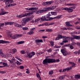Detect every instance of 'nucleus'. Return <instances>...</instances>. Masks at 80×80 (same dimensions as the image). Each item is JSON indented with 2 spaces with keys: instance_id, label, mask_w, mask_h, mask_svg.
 <instances>
[{
  "instance_id": "nucleus-1",
  "label": "nucleus",
  "mask_w": 80,
  "mask_h": 80,
  "mask_svg": "<svg viewBox=\"0 0 80 80\" xmlns=\"http://www.w3.org/2000/svg\"><path fill=\"white\" fill-rule=\"evenodd\" d=\"M50 12L48 13V14H47L46 16H44L43 17H42L41 18H40L42 22H43V21H49L50 20H53V19H55L56 18L57 19L58 18H60L62 17L61 15L58 16L56 17H54L53 18L50 17L51 16L50 14Z\"/></svg>"
},
{
  "instance_id": "nucleus-2",
  "label": "nucleus",
  "mask_w": 80,
  "mask_h": 80,
  "mask_svg": "<svg viewBox=\"0 0 80 80\" xmlns=\"http://www.w3.org/2000/svg\"><path fill=\"white\" fill-rule=\"evenodd\" d=\"M68 38H70L69 37H67L66 36H62L61 35H60L58 36V37L56 38L55 40H59L60 38H62L63 41H62L63 43H67L68 42V40L67 39H68Z\"/></svg>"
},
{
  "instance_id": "nucleus-3",
  "label": "nucleus",
  "mask_w": 80,
  "mask_h": 80,
  "mask_svg": "<svg viewBox=\"0 0 80 80\" xmlns=\"http://www.w3.org/2000/svg\"><path fill=\"white\" fill-rule=\"evenodd\" d=\"M53 59H45L43 60L42 63L44 65H47L48 63H51L54 62Z\"/></svg>"
},
{
  "instance_id": "nucleus-4",
  "label": "nucleus",
  "mask_w": 80,
  "mask_h": 80,
  "mask_svg": "<svg viewBox=\"0 0 80 80\" xmlns=\"http://www.w3.org/2000/svg\"><path fill=\"white\" fill-rule=\"evenodd\" d=\"M75 6L70 7L68 8H62V10L68 11V13H71V12H73V9H75Z\"/></svg>"
},
{
  "instance_id": "nucleus-5",
  "label": "nucleus",
  "mask_w": 80,
  "mask_h": 80,
  "mask_svg": "<svg viewBox=\"0 0 80 80\" xmlns=\"http://www.w3.org/2000/svg\"><path fill=\"white\" fill-rule=\"evenodd\" d=\"M27 53V57H28L30 58H32L33 57V56L35 55V52H32L31 53H29L28 54V52H27L26 51Z\"/></svg>"
},
{
  "instance_id": "nucleus-6",
  "label": "nucleus",
  "mask_w": 80,
  "mask_h": 80,
  "mask_svg": "<svg viewBox=\"0 0 80 80\" xmlns=\"http://www.w3.org/2000/svg\"><path fill=\"white\" fill-rule=\"evenodd\" d=\"M53 1H51L49 2H43L42 3V5H51L53 3Z\"/></svg>"
},
{
  "instance_id": "nucleus-7",
  "label": "nucleus",
  "mask_w": 80,
  "mask_h": 80,
  "mask_svg": "<svg viewBox=\"0 0 80 80\" xmlns=\"http://www.w3.org/2000/svg\"><path fill=\"white\" fill-rule=\"evenodd\" d=\"M61 52L64 56H66L67 55H68V54H69V53L67 52L64 49H61Z\"/></svg>"
},
{
  "instance_id": "nucleus-8",
  "label": "nucleus",
  "mask_w": 80,
  "mask_h": 80,
  "mask_svg": "<svg viewBox=\"0 0 80 80\" xmlns=\"http://www.w3.org/2000/svg\"><path fill=\"white\" fill-rule=\"evenodd\" d=\"M22 21L21 22V25L22 26H24V25H25L26 23H27V22L25 21V18H24L22 19Z\"/></svg>"
},
{
  "instance_id": "nucleus-9",
  "label": "nucleus",
  "mask_w": 80,
  "mask_h": 80,
  "mask_svg": "<svg viewBox=\"0 0 80 80\" xmlns=\"http://www.w3.org/2000/svg\"><path fill=\"white\" fill-rule=\"evenodd\" d=\"M0 55L2 57H7L6 55H4V54L3 53V52H2V50H0Z\"/></svg>"
},
{
  "instance_id": "nucleus-10",
  "label": "nucleus",
  "mask_w": 80,
  "mask_h": 80,
  "mask_svg": "<svg viewBox=\"0 0 80 80\" xmlns=\"http://www.w3.org/2000/svg\"><path fill=\"white\" fill-rule=\"evenodd\" d=\"M51 13L53 17H56V16L57 15V12H51Z\"/></svg>"
},
{
  "instance_id": "nucleus-11",
  "label": "nucleus",
  "mask_w": 80,
  "mask_h": 80,
  "mask_svg": "<svg viewBox=\"0 0 80 80\" xmlns=\"http://www.w3.org/2000/svg\"><path fill=\"white\" fill-rule=\"evenodd\" d=\"M7 35L9 37H11L12 35V33L11 32H10V31H8L7 32Z\"/></svg>"
},
{
  "instance_id": "nucleus-12",
  "label": "nucleus",
  "mask_w": 80,
  "mask_h": 80,
  "mask_svg": "<svg viewBox=\"0 0 80 80\" xmlns=\"http://www.w3.org/2000/svg\"><path fill=\"white\" fill-rule=\"evenodd\" d=\"M0 43H9V41H5L2 40H0Z\"/></svg>"
},
{
  "instance_id": "nucleus-13",
  "label": "nucleus",
  "mask_w": 80,
  "mask_h": 80,
  "mask_svg": "<svg viewBox=\"0 0 80 80\" xmlns=\"http://www.w3.org/2000/svg\"><path fill=\"white\" fill-rule=\"evenodd\" d=\"M73 37L74 39H76L77 40L80 39V37L79 36H73Z\"/></svg>"
},
{
  "instance_id": "nucleus-14",
  "label": "nucleus",
  "mask_w": 80,
  "mask_h": 80,
  "mask_svg": "<svg viewBox=\"0 0 80 80\" xmlns=\"http://www.w3.org/2000/svg\"><path fill=\"white\" fill-rule=\"evenodd\" d=\"M38 8H29L28 9V10L30 11H33V10H37Z\"/></svg>"
},
{
  "instance_id": "nucleus-15",
  "label": "nucleus",
  "mask_w": 80,
  "mask_h": 80,
  "mask_svg": "<svg viewBox=\"0 0 80 80\" xmlns=\"http://www.w3.org/2000/svg\"><path fill=\"white\" fill-rule=\"evenodd\" d=\"M4 23H5V25H11L13 23V22H5Z\"/></svg>"
},
{
  "instance_id": "nucleus-16",
  "label": "nucleus",
  "mask_w": 80,
  "mask_h": 80,
  "mask_svg": "<svg viewBox=\"0 0 80 80\" xmlns=\"http://www.w3.org/2000/svg\"><path fill=\"white\" fill-rule=\"evenodd\" d=\"M15 25L16 27H18L19 28H22V26L20 24H19L17 23H15Z\"/></svg>"
},
{
  "instance_id": "nucleus-17",
  "label": "nucleus",
  "mask_w": 80,
  "mask_h": 80,
  "mask_svg": "<svg viewBox=\"0 0 80 80\" xmlns=\"http://www.w3.org/2000/svg\"><path fill=\"white\" fill-rule=\"evenodd\" d=\"M43 13V10H40L37 11L36 13L37 14H40Z\"/></svg>"
},
{
  "instance_id": "nucleus-18",
  "label": "nucleus",
  "mask_w": 80,
  "mask_h": 80,
  "mask_svg": "<svg viewBox=\"0 0 80 80\" xmlns=\"http://www.w3.org/2000/svg\"><path fill=\"white\" fill-rule=\"evenodd\" d=\"M71 70V68H68L64 69H63L62 70V72H66L67 70V71H68V70Z\"/></svg>"
},
{
  "instance_id": "nucleus-19",
  "label": "nucleus",
  "mask_w": 80,
  "mask_h": 80,
  "mask_svg": "<svg viewBox=\"0 0 80 80\" xmlns=\"http://www.w3.org/2000/svg\"><path fill=\"white\" fill-rule=\"evenodd\" d=\"M56 8V6H53L52 7H49V9L50 10H54V9H55Z\"/></svg>"
},
{
  "instance_id": "nucleus-20",
  "label": "nucleus",
  "mask_w": 80,
  "mask_h": 80,
  "mask_svg": "<svg viewBox=\"0 0 80 80\" xmlns=\"http://www.w3.org/2000/svg\"><path fill=\"white\" fill-rule=\"evenodd\" d=\"M32 18H28L26 19V18H25V21H26V22H30L32 20Z\"/></svg>"
},
{
  "instance_id": "nucleus-21",
  "label": "nucleus",
  "mask_w": 80,
  "mask_h": 80,
  "mask_svg": "<svg viewBox=\"0 0 80 80\" xmlns=\"http://www.w3.org/2000/svg\"><path fill=\"white\" fill-rule=\"evenodd\" d=\"M65 75L60 76L59 77V79H60V80H63V79L65 78Z\"/></svg>"
},
{
  "instance_id": "nucleus-22",
  "label": "nucleus",
  "mask_w": 80,
  "mask_h": 80,
  "mask_svg": "<svg viewBox=\"0 0 80 80\" xmlns=\"http://www.w3.org/2000/svg\"><path fill=\"white\" fill-rule=\"evenodd\" d=\"M74 78L76 79L80 78V75H75Z\"/></svg>"
},
{
  "instance_id": "nucleus-23",
  "label": "nucleus",
  "mask_w": 80,
  "mask_h": 80,
  "mask_svg": "<svg viewBox=\"0 0 80 80\" xmlns=\"http://www.w3.org/2000/svg\"><path fill=\"white\" fill-rule=\"evenodd\" d=\"M65 24L66 25V27H70V23L69 22H65Z\"/></svg>"
},
{
  "instance_id": "nucleus-24",
  "label": "nucleus",
  "mask_w": 80,
  "mask_h": 80,
  "mask_svg": "<svg viewBox=\"0 0 80 80\" xmlns=\"http://www.w3.org/2000/svg\"><path fill=\"white\" fill-rule=\"evenodd\" d=\"M2 65H3V67H4L5 66H7V67H9L8 65L7 64V63H5V62H2Z\"/></svg>"
},
{
  "instance_id": "nucleus-25",
  "label": "nucleus",
  "mask_w": 80,
  "mask_h": 80,
  "mask_svg": "<svg viewBox=\"0 0 80 80\" xmlns=\"http://www.w3.org/2000/svg\"><path fill=\"white\" fill-rule=\"evenodd\" d=\"M11 38H13V39H16L17 38V35H14L13 36H12L11 37Z\"/></svg>"
},
{
  "instance_id": "nucleus-26",
  "label": "nucleus",
  "mask_w": 80,
  "mask_h": 80,
  "mask_svg": "<svg viewBox=\"0 0 80 80\" xmlns=\"http://www.w3.org/2000/svg\"><path fill=\"white\" fill-rule=\"evenodd\" d=\"M33 33H34L33 31H31V30L29 32H28V35H32V34H33Z\"/></svg>"
},
{
  "instance_id": "nucleus-27",
  "label": "nucleus",
  "mask_w": 80,
  "mask_h": 80,
  "mask_svg": "<svg viewBox=\"0 0 80 80\" xmlns=\"http://www.w3.org/2000/svg\"><path fill=\"white\" fill-rule=\"evenodd\" d=\"M7 13H8V12H0V15H5V14H6Z\"/></svg>"
},
{
  "instance_id": "nucleus-28",
  "label": "nucleus",
  "mask_w": 80,
  "mask_h": 80,
  "mask_svg": "<svg viewBox=\"0 0 80 80\" xmlns=\"http://www.w3.org/2000/svg\"><path fill=\"white\" fill-rule=\"evenodd\" d=\"M46 32H52L53 30L52 29H47L46 30Z\"/></svg>"
},
{
  "instance_id": "nucleus-29",
  "label": "nucleus",
  "mask_w": 80,
  "mask_h": 80,
  "mask_svg": "<svg viewBox=\"0 0 80 80\" xmlns=\"http://www.w3.org/2000/svg\"><path fill=\"white\" fill-rule=\"evenodd\" d=\"M67 5H68V6H75L76 5V4H74L73 3H69L67 4Z\"/></svg>"
},
{
  "instance_id": "nucleus-30",
  "label": "nucleus",
  "mask_w": 80,
  "mask_h": 80,
  "mask_svg": "<svg viewBox=\"0 0 80 80\" xmlns=\"http://www.w3.org/2000/svg\"><path fill=\"white\" fill-rule=\"evenodd\" d=\"M42 10L43 12H47L49 11V10H50V9H49V8H48L46 9Z\"/></svg>"
},
{
  "instance_id": "nucleus-31",
  "label": "nucleus",
  "mask_w": 80,
  "mask_h": 80,
  "mask_svg": "<svg viewBox=\"0 0 80 80\" xmlns=\"http://www.w3.org/2000/svg\"><path fill=\"white\" fill-rule=\"evenodd\" d=\"M49 42L51 46H52V47H53V45H54V42H53L52 41H50Z\"/></svg>"
},
{
  "instance_id": "nucleus-32",
  "label": "nucleus",
  "mask_w": 80,
  "mask_h": 80,
  "mask_svg": "<svg viewBox=\"0 0 80 80\" xmlns=\"http://www.w3.org/2000/svg\"><path fill=\"white\" fill-rule=\"evenodd\" d=\"M24 41H20L18 42L17 43L18 45H19L20 44H22V43H24Z\"/></svg>"
},
{
  "instance_id": "nucleus-33",
  "label": "nucleus",
  "mask_w": 80,
  "mask_h": 80,
  "mask_svg": "<svg viewBox=\"0 0 80 80\" xmlns=\"http://www.w3.org/2000/svg\"><path fill=\"white\" fill-rule=\"evenodd\" d=\"M54 60V62L53 63L55 62H60V60L59 59H57L56 60L55 59H53Z\"/></svg>"
},
{
  "instance_id": "nucleus-34",
  "label": "nucleus",
  "mask_w": 80,
  "mask_h": 80,
  "mask_svg": "<svg viewBox=\"0 0 80 80\" xmlns=\"http://www.w3.org/2000/svg\"><path fill=\"white\" fill-rule=\"evenodd\" d=\"M4 2H5L6 5H7L8 4V3H9V1L8 0H4Z\"/></svg>"
},
{
  "instance_id": "nucleus-35",
  "label": "nucleus",
  "mask_w": 80,
  "mask_h": 80,
  "mask_svg": "<svg viewBox=\"0 0 80 80\" xmlns=\"http://www.w3.org/2000/svg\"><path fill=\"white\" fill-rule=\"evenodd\" d=\"M75 65H76V64L73 62L72 64V66L69 68H71V69H72V67H74Z\"/></svg>"
},
{
  "instance_id": "nucleus-36",
  "label": "nucleus",
  "mask_w": 80,
  "mask_h": 80,
  "mask_svg": "<svg viewBox=\"0 0 80 80\" xmlns=\"http://www.w3.org/2000/svg\"><path fill=\"white\" fill-rule=\"evenodd\" d=\"M28 29V27H23L22 28V29L23 30H27Z\"/></svg>"
},
{
  "instance_id": "nucleus-37",
  "label": "nucleus",
  "mask_w": 80,
  "mask_h": 80,
  "mask_svg": "<svg viewBox=\"0 0 80 80\" xmlns=\"http://www.w3.org/2000/svg\"><path fill=\"white\" fill-rule=\"evenodd\" d=\"M21 53L22 54H25V53H26V52L22 50L21 51Z\"/></svg>"
},
{
  "instance_id": "nucleus-38",
  "label": "nucleus",
  "mask_w": 80,
  "mask_h": 80,
  "mask_svg": "<svg viewBox=\"0 0 80 80\" xmlns=\"http://www.w3.org/2000/svg\"><path fill=\"white\" fill-rule=\"evenodd\" d=\"M69 47L70 48V49H71V50H73V48H74V47H73V46L72 45H69Z\"/></svg>"
},
{
  "instance_id": "nucleus-39",
  "label": "nucleus",
  "mask_w": 80,
  "mask_h": 80,
  "mask_svg": "<svg viewBox=\"0 0 80 80\" xmlns=\"http://www.w3.org/2000/svg\"><path fill=\"white\" fill-rule=\"evenodd\" d=\"M53 73V71H50L49 72V75H52Z\"/></svg>"
},
{
  "instance_id": "nucleus-40",
  "label": "nucleus",
  "mask_w": 80,
  "mask_h": 80,
  "mask_svg": "<svg viewBox=\"0 0 80 80\" xmlns=\"http://www.w3.org/2000/svg\"><path fill=\"white\" fill-rule=\"evenodd\" d=\"M9 1V3H14V2L13 0H8Z\"/></svg>"
},
{
  "instance_id": "nucleus-41",
  "label": "nucleus",
  "mask_w": 80,
  "mask_h": 80,
  "mask_svg": "<svg viewBox=\"0 0 80 80\" xmlns=\"http://www.w3.org/2000/svg\"><path fill=\"white\" fill-rule=\"evenodd\" d=\"M16 63H17V65H20L21 64H22V63L21 62H20L18 61H17Z\"/></svg>"
},
{
  "instance_id": "nucleus-42",
  "label": "nucleus",
  "mask_w": 80,
  "mask_h": 80,
  "mask_svg": "<svg viewBox=\"0 0 80 80\" xmlns=\"http://www.w3.org/2000/svg\"><path fill=\"white\" fill-rule=\"evenodd\" d=\"M70 37V38H69V40H74V38H73H73H71L70 37Z\"/></svg>"
},
{
  "instance_id": "nucleus-43",
  "label": "nucleus",
  "mask_w": 80,
  "mask_h": 80,
  "mask_svg": "<svg viewBox=\"0 0 80 80\" xmlns=\"http://www.w3.org/2000/svg\"><path fill=\"white\" fill-rule=\"evenodd\" d=\"M16 17H18V18H22V14H21L19 15H17Z\"/></svg>"
},
{
  "instance_id": "nucleus-44",
  "label": "nucleus",
  "mask_w": 80,
  "mask_h": 80,
  "mask_svg": "<svg viewBox=\"0 0 80 80\" xmlns=\"http://www.w3.org/2000/svg\"><path fill=\"white\" fill-rule=\"evenodd\" d=\"M4 25H5V23H2L1 24H0V28H1V27H2Z\"/></svg>"
},
{
  "instance_id": "nucleus-45",
  "label": "nucleus",
  "mask_w": 80,
  "mask_h": 80,
  "mask_svg": "<svg viewBox=\"0 0 80 80\" xmlns=\"http://www.w3.org/2000/svg\"><path fill=\"white\" fill-rule=\"evenodd\" d=\"M26 70H27V71H26V73H28V74L30 73V72H29V69H27Z\"/></svg>"
},
{
  "instance_id": "nucleus-46",
  "label": "nucleus",
  "mask_w": 80,
  "mask_h": 80,
  "mask_svg": "<svg viewBox=\"0 0 80 80\" xmlns=\"http://www.w3.org/2000/svg\"><path fill=\"white\" fill-rule=\"evenodd\" d=\"M67 29L68 30H73V28H67Z\"/></svg>"
},
{
  "instance_id": "nucleus-47",
  "label": "nucleus",
  "mask_w": 80,
  "mask_h": 80,
  "mask_svg": "<svg viewBox=\"0 0 80 80\" xmlns=\"http://www.w3.org/2000/svg\"><path fill=\"white\" fill-rule=\"evenodd\" d=\"M35 42L36 44H38V43H39V41L38 39L36 40H35Z\"/></svg>"
},
{
  "instance_id": "nucleus-48",
  "label": "nucleus",
  "mask_w": 80,
  "mask_h": 80,
  "mask_svg": "<svg viewBox=\"0 0 80 80\" xmlns=\"http://www.w3.org/2000/svg\"><path fill=\"white\" fill-rule=\"evenodd\" d=\"M16 35L17 36V37H21L22 36V34H17Z\"/></svg>"
},
{
  "instance_id": "nucleus-49",
  "label": "nucleus",
  "mask_w": 80,
  "mask_h": 80,
  "mask_svg": "<svg viewBox=\"0 0 80 80\" xmlns=\"http://www.w3.org/2000/svg\"><path fill=\"white\" fill-rule=\"evenodd\" d=\"M36 76L38 78H40V75L38 73H37Z\"/></svg>"
},
{
  "instance_id": "nucleus-50",
  "label": "nucleus",
  "mask_w": 80,
  "mask_h": 80,
  "mask_svg": "<svg viewBox=\"0 0 80 80\" xmlns=\"http://www.w3.org/2000/svg\"><path fill=\"white\" fill-rule=\"evenodd\" d=\"M61 30H67V29L66 28H61Z\"/></svg>"
},
{
  "instance_id": "nucleus-51",
  "label": "nucleus",
  "mask_w": 80,
  "mask_h": 80,
  "mask_svg": "<svg viewBox=\"0 0 80 80\" xmlns=\"http://www.w3.org/2000/svg\"><path fill=\"white\" fill-rule=\"evenodd\" d=\"M12 52H14V53H15L17 52V49H14L12 50Z\"/></svg>"
},
{
  "instance_id": "nucleus-52",
  "label": "nucleus",
  "mask_w": 80,
  "mask_h": 80,
  "mask_svg": "<svg viewBox=\"0 0 80 80\" xmlns=\"http://www.w3.org/2000/svg\"><path fill=\"white\" fill-rule=\"evenodd\" d=\"M17 5V4L14 3L11 4L10 5H11V6H12V7H13V6H15V5Z\"/></svg>"
},
{
  "instance_id": "nucleus-53",
  "label": "nucleus",
  "mask_w": 80,
  "mask_h": 80,
  "mask_svg": "<svg viewBox=\"0 0 80 80\" xmlns=\"http://www.w3.org/2000/svg\"><path fill=\"white\" fill-rule=\"evenodd\" d=\"M76 28L78 30H80V27L79 26H76Z\"/></svg>"
},
{
  "instance_id": "nucleus-54",
  "label": "nucleus",
  "mask_w": 80,
  "mask_h": 80,
  "mask_svg": "<svg viewBox=\"0 0 80 80\" xmlns=\"http://www.w3.org/2000/svg\"><path fill=\"white\" fill-rule=\"evenodd\" d=\"M70 45V44H65L64 45L63 47H69Z\"/></svg>"
},
{
  "instance_id": "nucleus-55",
  "label": "nucleus",
  "mask_w": 80,
  "mask_h": 80,
  "mask_svg": "<svg viewBox=\"0 0 80 80\" xmlns=\"http://www.w3.org/2000/svg\"><path fill=\"white\" fill-rule=\"evenodd\" d=\"M20 69H22V70L24 68V67L23 66H21L20 67Z\"/></svg>"
},
{
  "instance_id": "nucleus-56",
  "label": "nucleus",
  "mask_w": 80,
  "mask_h": 80,
  "mask_svg": "<svg viewBox=\"0 0 80 80\" xmlns=\"http://www.w3.org/2000/svg\"><path fill=\"white\" fill-rule=\"evenodd\" d=\"M35 28H31L30 29V30L32 31V32H33V31L34 30H35Z\"/></svg>"
},
{
  "instance_id": "nucleus-57",
  "label": "nucleus",
  "mask_w": 80,
  "mask_h": 80,
  "mask_svg": "<svg viewBox=\"0 0 80 80\" xmlns=\"http://www.w3.org/2000/svg\"><path fill=\"white\" fill-rule=\"evenodd\" d=\"M38 40L39 43L40 42H43V40L42 39H38Z\"/></svg>"
},
{
  "instance_id": "nucleus-58",
  "label": "nucleus",
  "mask_w": 80,
  "mask_h": 80,
  "mask_svg": "<svg viewBox=\"0 0 80 80\" xmlns=\"http://www.w3.org/2000/svg\"><path fill=\"white\" fill-rule=\"evenodd\" d=\"M25 15L26 17H27V16H28H28L30 15V14L29 13H28L26 14Z\"/></svg>"
},
{
  "instance_id": "nucleus-59",
  "label": "nucleus",
  "mask_w": 80,
  "mask_h": 80,
  "mask_svg": "<svg viewBox=\"0 0 80 80\" xmlns=\"http://www.w3.org/2000/svg\"><path fill=\"white\" fill-rule=\"evenodd\" d=\"M55 23L54 22H52L49 23V25H53V24H54Z\"/></svg>"
},
{
  "instance_id": "nucleus-60",
  "label": "nucleus",
  "mask_w": 80,
  "mask_h": 80,
  "mask_svg": "<svg viewBox=\"0 0 80 80\" xmlns=\"http://www.w3.org/2000/svg\"><path fill=\"white\" fill-rule=\"evenodd\" d=\"M48 52H52V49H49L48 50Z\"/></svg>"
},
{
  "instance_id": "nucleus-61",
  "label": "nucleus",
  "mask_w": 80,
  "mask_h": 80,
  "mask_svg": "<svg viewBox=\"0 0 80 80\" xmlns=\"http://www.w3.org/2000/svg\"><path fill=\"white\" fill-rule=\"evenodd\" d=\"M3 10H4V9L3 8H2L1 9V12H3Z\"/></svg>"
},
{
  "instance_id": "nucleus-62",
  "label": "nucleus",
  "mask_w": 80,
  "mask_h": 80,
  "mask_svg": "<svg viewBox=\"0 0 80 80\" xmlns=\"http://www.w3.org/2000/svg\"><path fill=\"white\" fill-rule=\"evenodd\" d=\"M18 75H19V76H22V73H19Z\"/></svg>"
},
{
  "instance_id": "nucleus-63",
  "label": "nucleus",
  "mask_w": 80,
  "mask_h": 80,
  "mask_svg": "<svg viewBox=\"0 0 80 80\" xmlns=\"http://www.w3.org/2000/svg\"><path fill=\"white\" fill-rule=\"evenodd\" d=\"M21 15H22V18L24 17H25V14H22Z\"/></svg>"
},
{
  "instance_id": "nucleus-64",
  "label": "nucleus",
  "mask_w": 80,
  "mask_h": 80,
  "mask_svg": "<svg viewBox=\"0 0 80 80\" xmlns=\"http://www.w3.org/2000/svg\"><path fill=\"white\" fill-rule=\"evenodd\" d=\"M77 45H79L80 46V43H79V42L77 43Z\"/></svg>"
}]
</instances>
